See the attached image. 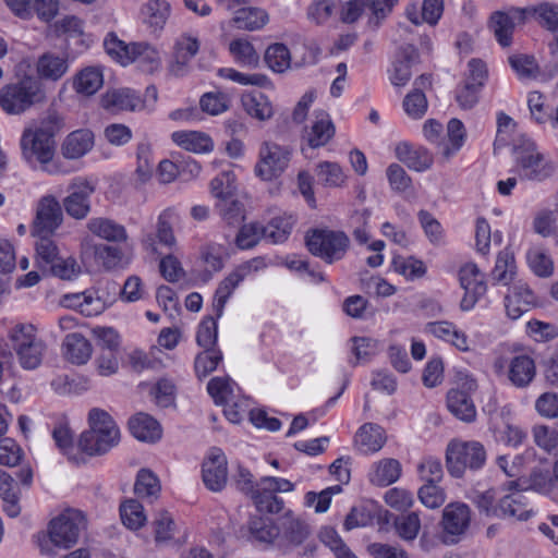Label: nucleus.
Returning a JSON list of instances; mask_svg holds the SVG:
<instances>
[{"instance_id": "obj_1", "label": "nucleus", "mask_w": 558, "mask_h": 558, "mask_svg": "<svg viewBox=\"0 0 558 558\" xmlns=\"http://www.w3.org/2000/svg\"><path fill=\"white\" fill-rule=\"evenodd\" d=\"M64 128V119L57 111H49L40 121L24 128L20 140L22 157L31 166L39 165L49 173H57L52 165L56 153V135Z\"/></svg>"}, {"instance_id": "obj_2", "label": "nucleus", "mask_w": 558, "mask_h": 558, "mask_svg": "<svg viewBox=\"0 0 558 558\" xmlns=\"http://www.w3.org/2000/svg\"><path fill=\"white\" fill-rule=\"evenodd\" d=\"M86 527L82 511L68 509L48 524L47 535H38L37 543L41 555L57 556L58 550H66L77 544L80 534Z\"/></svg>"}, {"instance_id": "obj_3", "label": "nucleus", "mask_w": 558, "mask_h": 558, "mask_svg": "<svg viewBox=\"0 0 558 558\" xmlns=\"http://www.w3.org/2000/svg\"><path fill=\"white\" fill-rule=\"evenodd\" d=\"M89 429L81 434L78 448L88 456H100L108 452L120 441V430L116 422L106 411L92 409L88 414Z\"/></svg>"}, {"instance_id": "obj_4", "label": "nucleus", "mask_w": 558, "mask_h": 558, "mask_svg": "<svg viewBox=\"0 0 558 558\" xmlns=\"http://www.w3.org/2000/svg\"><path fill=\"white\" fill-rule=\"evenodd\" d=\"M46 100L41 82L24 75L0 88V108L9 116H20Z\"/></svg>"}, {"instance_id": "obj_5", "label": "nucleus", "mask_w": 558, "mask_h": 558, "mask_svg": "<svg viewBox=\"0 0 558 558\" xmlns=\"http://www.w3.org/2000/svg\"><path fill=\"white\" fill-rule=\"evenodd\" d=\"M9 338L24 369L37 368L44 359L46 344L37 336L35 326L31 324L16 325L10 331Z\"/></svg>"}, {"instance_id": "obj_6", "label": "nucleus", "mask_w": 558, "mask_h": 558, "mask_svg": "<svg viewBox=\"0 0 558 558\" xmlns=\"http://www.w3.org/2000/svg\"><path fill=\"white\" fill-rule=\"evenodd\" d=\"M485 462L486 450L480 441L452 440L447 447V470L453 477H462L466 469L478 470Z\"/></svg>"}, {"instance_id": "obj_7", "label": "nucleus", "mask_w": 558, "mask_h": 558, "mask_svg": "<svg viewBox=\"0 0 558 558\" xmlns=\"http://www.w3.org/2000/svg\"><path fill=\"white\" fill-rule=\"evenodd\" d=\"M515 163L522 180L543 182L554 177L556 162L542 154L534 143H525L514 150Z\"/></svg>"}, {"instance_id": "obj_8", "label": "nucleus", "mask_w": 558, "mask_h": 558, "mask_svg": "<svg viewBox=\"0 0 558 558\" xmlns=\"http://www.w3.org/2000/svg\"><path fill=\"white\" fill-rule=\"evenodd\" d=\"M308 251L327 264L341 260L350 246V239L343 231L314 229L305 236Z\"/></svg>"}, {"instance_id": "obj_9", "label": "nucleus", "mask_w": 558, "mask_h": 558, "mask_svg": "<svg viewBox=\"0 0 558 558\" xmlns=\"http://www.w3.org/2000/svg\"><path fill=\"white\" fill-rule=\"evenodd\" d=\"M292 151L288 146L271 141L262 143L258 151V161L255 174L264 181H271L280 177L289 166Z\"/></svg>"}, {"instance_id": "obj_10", "label": "nucleus", "mask_w": 558, "mask_h": 558, "mask_svg": "<svg viewBox=\"0 0 558 558\" xmlns=\"http://www.w3.org/2000/svg\"><path fill=\"white\" fill-rule=\"evenodd\" d=\"M471 523V510L462 502H451L442 511L441 529L442 542L456 544L465 534Z\"/></svg>"}, {"instance_id": "obj_11", "label": "nucleus", "mask_w": 558, "mask_h": 558, "mask_svg": "<svg viewBox=\"0 0 558 558\" xmlns=\"http://www.w3.org/2000/svg\"><path fill=\"white\" fill-rule=\"evenodd\" d=\"M459 279L465 291L460 307L462 311H470L487 291L485 275L476 264L466 263L460 268Z\"/></svg>"}, {"instance_id": "obj_12", "label": "nucleus", "mask_w": 558, "mask_h": 558, "mask_svg": "<svg viewBox=\"0 0 558 558\" xmlns=\"http://www.w3.org/2000/svg\"><path fill=\"white\" fill-rule=\"evenodd\" d=\"M62 220L63 214L60 203L53 196H45L38 203L32 234L51 235L62 223Z\"/></svg>"}, {"instance_id": "obj_13", "label": "nucleus", "mask_w": 558, "mask_h": 558, "mask_svg": "<svg viewBox=\"0 0 558 558\" xmlns=\"http://www.w3.org/2000/svg\"><path fill=\"white\" fill-rule=\"evenodd\" d=\"M519 483L511 481L508 483L506 495L498 499L497 512L498 518H513L520 521H526L532 513L527 507L526 497L521 489L518 488Z\"/></svg>"}, {"instance_id": "obj_14", "label": "nucleus", "mask_w": 558, "mask_h": 558, "mask_svg": "<svg viewBox=\"0 0 558 558\" xmlns=\"http://www.w3.org/2000/svg\"><path fill=\"white\" fill-rule=\"evenodd\" d=\"M227 457L219 448H211L203 462L202 476L205 486L211 492H220L227 484Z\"/></svg>"}, {"instance_id": "obj_15", "label": "nucleus", "mask_w": 558, "mask_h": 558, "mask_svg": "<svg viewBox=\"0 0 558 558\" xmlns=\"http://www.w3.org/2000/svg\"><path fill=\"white\" fill-rule=\"evenodd\" d=\"M199 50V41L190 33L181 34L174 41L173 60L169 64V72L177 77L184 76L190 71V63Z\"/></svg>"}, {"instance_id": "obj_16", "label": "nucleus", "mask_w": 558, "mask_h": 558, "mask_svg": "<svg viewBox=\"0 0 558 558\" xmlns=\"http://www.w3.org/2000/svg\"><path fill=\"white\" fill-rule=\"evenodd\" d=\"M95 189L86 180H75L69 186V195L63 199V207L69 216L82 220L90 213V196Z\"/></svg>"}, {"instance_id": "obj_17", "label": "nucleus", "mask_w": 558, "mask_h": 558, "mask_svg": "<svg viewBox=\"0 0 558 558\" xmlns=\"http://www.w3.org/2000/svg\"><path fill=\"white\" fill-rule=\"evenodd\" d=\"M278 548L288 549L301 545L311 534V529L300 518L290 512L278 520Z\"/></svg>"}, {"instance_id": "obj_18", "label": "nucleus", "mask_w": 558, "mask_h": 558, "mask_svg": "<svg viewBox=\"0 0 558 558\" xmlns=\"http://www.w3.org/2000/svg\"><path fill=\"white\" fill-rule=\"evenodd\" d=\"M468 391L450 389L447 393V408L459 420L471 423L476 417V409L469 391L475 390L476 381L471 379L465 383Z\"/></svg>"}, {"instance_id": "obj_19", "label": "nucleus", "mask_w": 558, "mask_h": 558, "mask_svg": "<svg viewBox=\"0 0 558 558\" xmlns=\"http://www.w3.org/2000/svg\"><path fill=\"white\" fill-rule=\"evenodd\" d=\"M534 305H536V296L523 282L514 283L505 298L506 312L511 319H518Z\"/></svg>"}, {"instance_id": "obj_20", "label": "nucleus", "mask_w": 558, "mask_h": 558, "mask_svg": "<svg viewBox=\"0 0 558 558\" xmlns=\"http://www.w3.org/2000/svg\"><path fill=\"white\" fill-rule=\"evenodd\" d=\"M94 146V133L88 129H80L66 135L61 144V154L66 159H78Z\"/></svg>"}, {"instance_id": "obj_21", "label": "nucleus", "mask_w": 558, "mask_h": 558, "mask_svg": "<svg viewBox=\"0 0 558 558\" xmlns=\"http://www.w3.org/2000/svg\"><path fill=\"white\" fill-rule=\"evenodd\" d=\"M387 441L385 429L375 423H365L355 434L354 442L363 453L379 451Z\"/></svg>"}, {"instance_id": "obj_22", "label": "nucleus", "mask_w": 558, "mask_h": 558, "mask_svg": "<svg viewBox=\"0 0 558 558\" xmlns=\"http://www.w3.org/2000/svg\"><path fill=\"white\" fill-rule=\"evenodd\" d=\"M402 472L401 463L393 458H385L372 465L368 473L369 482L379 487H386L396 483Z\"/></svg>"}, {"instance_id": "obj_23", "label": "nucleus", "mask_w": 558, "mask_h": 558, "mask_svg": "<svg viewBox=\"0 0 558 558\" xmlns=\"http://www.w3.org/2000/svg\"><path fill=\"white\" fill-rule=\"evenodd\" d=\"M140 105V97L129 88L108 90L101 97V106L112 112L134 111Z\"/></svg>"}, {"instance_id": "obj_24", "label": "nucleus", "mask_w": 558, "mask_h": 558, "mask_svg": "<svg viewBox=\"0 0 558 558\" xmlns=\"http://www.w3.org/2000/svg\"><path fill=\"white\" fill-rule=\"evenodd\" d=\"M86 228L94 235L108 242H123L128 239L124 226L106 217L90 218L86 223Z\"/></svg>"}, {"instance_id": "obj_25", "label": "nucleus", "mask_w": 558, "mask_h": 558, "mask_svg": "<svg viewBox=\"0 0 558 558\" xmlns=\"http://www.w3.org/2000/svg\"><path fill=\"white\" fill-rule=\"evenodd\" d=\"M335 134V126L326 111L314 112V120L306 133L307 143L312 148L326 145Z\"/></svg>"}, {"instance_id": "obj_26", "label": "nucleus", "mask_w": 558, "mask_h": 558, "mask_svg": "<svg viewBox=\"0 0 558 558\" xmlns=\"http://www.w3.org/2000/svg\"><path fill=\"white\" fill-rule=\"evenodd\" d=\"M131 434L142 441L155 442L161 438L159 423L146 413H137L129 421Z\"/></svg>"}, {"instance_id": "obj_27", "label": "nucleus", "mask_w": 558, "mask_h": 558, "mask_svg": "<svg viewBox=\"0 0 558 558\" xmlns=\"http://www.w3.org/2000/svg\"><path fill=\"white\" fill-rule=\"evenodd\" d=\"M418 59V52L412 45H407L400 49L399 58L393 63V70L390 75L391 83L396 86H404L412 76L411 66Z\"/></svg>"}, {"instance_id": "obj_28", "label": "nucleus", "mask_w": 558, "mask_h": 558, "mask_svg": "<svg viewBox=\"0 0 558 558\" xmlns=\"http://www.w3.org/2000/svg\"><path fill=\"white\" fill-rule=\"evenodd\" d=\"M535 375V362L529 355H518L511 360L508 377L513 386L525 388L532 383Z\"/></svg>"}, {"instance_id": "obj_29", "label": "nucleus", "mask_w": 558, "mask_h": 558, "mask_svg": "<svg viewBox=\"0 0 558 558\" xmlns=\"http://www.w3.org/2000/svg\"><path fill=\"white\" fill-rule=\"evenodd\" d=\"M64 356L73 364H85L92 355V344L81 333H69L63 341Z\"/></svg>"}, {"instance_id": "obj_30", "label": "nucleus", "mask_w": 558, "mask_h": 558, "mask_svg": "<svg viewBox=\"0 0 558 558\" xmlns=\"http://www.w3.org/2000/svg\"><path fill=\"white\" fill-rule=\"evenodd\" d=\"M171 137L180 147L196 154L209 153L214 148L211 138L203 132L177 131L172 133Z\"/></svg>"}, {"instance_id": "obj_31", "label": "nucleus", "mask_w": 558, "mask_h": 558, "mask_svg": "<svg viewBox=\"0 0 558 558\" xmlns=\"http://www.w3.org/2000/svg\"><path fill=\"white\" fill-rule=\"evenodd\" d=\"M69 70L68 58L46 52L38 58L36 71L39 77L50 81L60 80Z\"/></svg>"}, {"instance_id": "obj_32", "label": "nucleus", "mask_w": 558, "mask_h": 558, "mask_svg": "<svg viewBox=\"0 0 558 558\" xmlns=\"http://www.w3.org/2000/svg\"><path fill=\"white\" fill-rule=\"evenodd\" d=\"M130 63H137L142 71L153 73L161 63L159 51L147 43H132Z\"/></svg>"}, {"instance_id": "obj_33", "label": "nucleus", "mask_w": 558, "mask_h": 558, "mask_svg": "<svg viewBox=\"0 0 558 558\" xmlns=\"http://www.w3.org/2000/svg\"><path fill=\"white\" fill-rule=\"evenodd\" d=\"M241 104L245 112L260 121L272 117V106L268 97L260 92L245 93L241 97Z\"/></svg>"}, {"instance_id": "obj_34", "label": "nucleus", "mask_w": 558, "mask_h": 558, "mask_svg": "<svg viewBox=\"0 0 558 558\" xmlns=\"http://www.w3.org/2000/svg\"><path fill=\"white\" fill-rule=\"evenodd\" d=\"M248 531L253 541L278 548V523L274 524L267 518L252 517L248 521Z\"/></svg>"}, {"instance_id": "obj_35", "label": "nucleus", "mask_w": 558, "mask_h": 558, "mask_svg": "<svg viewBox=\"0 0 558 558\" xmlns=\"http://www.w3.org/2000/svg\"><path fill=\"white\" fill-rule=\"evenodd\" d=\"M244 279V270L239 271L238 268H235L219 283L213 303V308L217 317H221L226 303Z\"/></svg>"}, {"instance_id": "obj_36", "label": "nucleus", "mask_w": 558, "mask_h": 558, "mask_svg": "<svg viewBox=\"0 0 558 558\" xmlns=\"http://www.w3.org/2000/svg\"><path fill=\"white\" fill-rule=\"evenodd\" d=\"M259 512L278 513L283 508V500L274 490L267 488L260 478L256 487L248 494Z\"/></svg>"}, {"instance_id": "obj_37", "label": "nucleus", "mask_w": 558, "mask_h": 558, "mask_svg": "<svg viewBox=\"0 0 558 558\" xmlns=\"http://www.w3.org/2000/svg\"><path fill=\"white\" fill-rule=\"evenodd\" d=\"M141 14L145 24L155 32L160 31L170 15V4L166 0H148Z\"/></svg>"}, {"instance_id": "obj_38", "label": "nucleus", "mask_w": 558, "mask_h": 558, "mask_svg": "<svg viewBox=\"0 0 558 558\" xmlns=\"http://www.w3.org/2000/svg\"><path fill=\"white\" fill-rule=\"evenodd\" d=\"M160 490V482L155 473L148 469L138 471L134 484V493L138 498L153 502L159 497Z\"/></svg>"}, {"instance_id": "obj_39", "label": "nucleus", "mask_w": 558, "mask_h": 558, "mask_svg": "<svg viewBox=\"0 0 558 558\" xmlns=\"http://www.w3.org/2000/svg\"><path fill=\"white\" fill-rule=\"evenodd\" d=\"M232 22L239 29L256 31L267 24L268 14L258 8H240L239 10H235V15L232 19Z\"/></svg>"}, {"instance_id": "obj_40", "label": "nucleus", "mask_w": 558, "mask_h": 558, "mask_svg": "<svg viewBox=\"0 0 558 558\" xmlns=\"http://www.w3.org/2000/svg\"><path fill=\"white\" fill-rule=\"evenodd\" d=\"M0 497L3 500V510L11 518L17 517L21 512L19 490L13 477L3 470H0Z\"/></svg>"}, {"instance_id": "obj_41", "label": "nucleus", "mask_w": 558, "mask_h": 558, "mask_svg": "<svg viewBox=\"0 0 558 558\" xmlns=\"http://www.w3.org/2000/svg\"><path fill=\"white\" fill-rule=\"evenodd\" d=\"M515 268L513 253L505 248L497 256L495 267L492 270V278L496 282L509 284L514 278Z\"/></svg>"}, {"instance_id": "obj_42", "label": "nucleus", "mask_w": 558, "mask_h": 558, "mask_svg": "<svg viewBox=\"0 0 558 558\" xmlns=\"http://www.w3.org/2000/svg\"><path fill=\"white\" fill-rule=\"evenodd\" d=\"M122 523L130 530L136 531L146 522L142 504L136 499H128L120 505Z\"/></svg>"}, {"instance_id": "obj_43", "label": "nucleus", "mask_w": 558, "mask_h": 558, "mask_svg": "<svg viewBox=\"0 0 558 558\" xmlns=\"http://www.w3.org/2000/svg\"><path fill=\"white\" fill-rule=\"evenodd\" d=\"M294 225L292 216H280L272 218L267 226H264V238L277 244L284 242L290 235Z\"/></svg>"}, {"instance_id": "obj_44", "label": "nucleus", "mask_w": 558, "mask_h": 558, "mask_svg": "<svg viewBox=\"0 0 558 558\" xmlns=\"http://www.w3.org/2000/svg\"><path fill=\"white\" fill-rule=\"evenodd\" d=\"M399 0H366L368 11L367 26L377 29L391 14Z\"/></svg>"}, {"instance_id": "obj_45", "label": "nucleus", "mask_w": 558, "mask_h": 558, "mask_svg": "<svg viewBox=\"0 0 558 558\" xmlns=\"http://www.w3.org/2000/svg\"><path fill=\"white\" fill-rule=\"evenodd\" d=\"M102 73L96 68L82 70L74 80V88L77 93L93 95L102 86Z\"/></svg>"}, {"instance_id": "obj_46", "label": "nucleus", "mask_w": 558, "mask_h": 558, "mask_svg": "<svg viewBox=\"0 0 558 558\" xmlns=\"http://www.w3.org/2000/svg\"><path fill=\"white\" fill-rule=\"evenodd\" d=\"M229 50L238 63L248 68H256L259 56L253 45L246 39H234L229 45Z\"/></svg>"}, {"instance_id": "obj_47", "label": "nucleus", "mask_w": 558, "mask_h": 558, "mask_svg": "<svg viewBox=\"0 0 558 558\" xmlns=\"http://www.w3.org/2000/svg\"><path fill=\"white\" fill-rule=\"evenodd\" d=\"M216 208L221 219L229 226H239L244 220V206L233 197L218 201Z\"/></svg>"}, {"instance_id": "obj_48", "label": "nucleus", "mask_w": 558, "mask_h": 558, "mask_svg": "<svg viewBox=\"0 0 558 558\" xmlns=\"http://www.w3.org/2000/svg\"><path fill=\"white\" fill-rule=\"evenodd\" d=\"M392 268L396 272L404 276L409 280L422 278L426 272V267L422 260L413 256L403 257L397 255L392 258Z\"/></svg>"}, {"instance_id": "obj_49", "label": "nucleus", "mask_w": 558, "mask_h": 558, "mask_svg": "<svg viewBox=\"0 0 558 558\" xmlns=\"http://www.w3.org/2000/svg\"><path fill=\"white\" fill-rule=\"evenodd\" d=\"M265 62L277 73H282L290 68V51L283 44H274L265 52Z\"/></svg>"}, {"instance_id": "obj_50", "label": "nucleus", "mask_w": 558, "mask_h": 558, "mask_svg": "<svg viewBox=\"0 0 558 558\" xmlns=\"http://www.w3.org/2000/svg\"><path fill=\"white\" fill-rule=\"evenodd\" d=\"M37 236L39 239L36 242V263L41 269L48 270L59 257L58 247L50 235L41 234Z\"/></svg>"}, {"instance_id": "obj_51", "label": "nucleus", "mask_w": 558, "mask_h": 558, "mask_svg": "<svg viewBox=\"0 0 558 558\" xmlns=\"http://www.w3.org/2000/svg\"><path fill=\"white\" fill-rule=\"evenodd\" d=\"M210 192L218 201L233 197L236 192L235 175L232 171H222L210 182Z\"/></svg>"}, {"instance_id": "obj_52", "label": "nucleus", "mask_w": 558, "mask_h": 558, "mask_svg": "<svg viewBox=\"0 0 558 558\" xmlns=\"http://www.w3.org/2000/svg\"><path fill=\"white\" fill-rule=\"evenodd\" d=\"M136 174L142 183L147 182L154 170L151 146L147 141L138 143L136 148Z\"/></svg>"}, {"instance_id": "obj_53", "label": "nucleus", "mask_w": 558, "mask_h": 558, "mask_svg": "<svg viewBox=\"0 0 558 558\" xmlns=\"http://www.w3.org/2000/svg\"><path fill=\"white\" fill-rule=\"evenodd\" d=\"M533 17L537 23L549 32L558 29V4L551 2H542L532 10Z\"/></svg>"}, {"instance_id": "obj_54", "label": "nucleus", "mask_w": 558, "mask_h": 558, "mask_svg": "<svg viewBox=\"0 0 558 558\" xmlns=\"http://www.w3.org/2000/svg\"><path fill=\"white\" fill-rule=\"evenodd\" d=\"M316 177L319 183L326 186H340L345 175L341 167L331 161H323L317 165Z\"/></svg>"}, {"instance_id": "obj_55", "label": "nucleus", "mask_w": 558, "mask_h": 558, "mask_svg": "<svg viewBox=\"0 0 558 558\" xmlns=\"http://www.w3.org/2000/svg\"><path fill=\"white\" fill-rule=\"evenodd\" d=\"M369 217L371 211L368 209H362L353 211L349 218L348 226L351 229L355 241L360 244H366L369 240Z\"/></svg>"}, {"instance_id": "obj_56", "label": "nucleus", "mask_w": 558, "mask_h": 558, "mask_svg": "<svg viewBox=\"0 0 558 558\" xmlns=\"http://www.w3.org/2000/svg\"><path fill=\"white\" fill-rule=\"evenodd\" d=\"M492 29L494 35L502 47H509L512 43V34L514 25L511 23L509 17L505 15V12H495L492 15Z\"/></svg>"}, {"instance_id": "obj_57", "label": "nucleus", "mask_w": 558, "mask_h": 558, "mask_svg": "<svg viewBox=\"0 0 558 558\" xmlns=\"http://www.w3.org/2000/svg\"><path fill=\"white\" fill-rule=\"evenodd\" d=\"M131 46L132 44L119 39L114 33H109L104 40L106 52L122 65L130 64Z\"/></svg>"}, {"instance_id": "obj_58", "label": "nucleus", "mask_w": 558, "mask_h": 558, "mask_svg": "<svg viewBox=\"0 0 558 558\" xmlns=\"http://www.w3.org/2000/svg\"><path fill=\"white\" fill-rule=\"evenodd\" d=\"M448 140L451 145H442V154L446 159H449L456 151H458L465 140V129L463 123L458 119H451L447 126Z\"/></svg>"}, {"instance_id": "obj_59", "label": "nucleus", "mask_w": 558, "mask_h": 558, "mask_svg": "<svg viewBox=\"0 0 558 558\" xmlns=\"http://www.w3.org/2000/svg\"><path fill=\"white\" fill-rule=\"evenodd\" d=\"M527 262L532 271L541 277H550L554 272V263L550 256L542 248H533L527 253Z\"/></svg>"}, {"instance_id": "obj_60", "label": "nucleus", "mask_w": 558, "mask_h": 558, "mask_svg": "<svg viewBox=\"0 0 558 558\" xmlns=\"http://www.w3.org/2000/svg\"><path fill=\"white\" fill-rule=\"evenodd\" d=\"M52 437L58 448L68 456L69 460L75 463L80 462V458L74 454L73 435L66 423H60L56 426L52 430Z\"/></svg>"}, {"instance_id": "obj_61", "label": "nucleus", "mask_w": 558, "mask_h": 558, "mask_svg": "<svg viewBox=\"0 0 558 558\" xmlns=\"http://www.w3.org/2000/svg\"><path fill=\"white\" fill-rule=\"evenodd\" d=\"M319 537L335 554L336 558H357L332 527H324Z\"/></svg>"}, {"instance_id": "obj_62", "label": "nucleus", "mask_w": 558, "mask_h": 558, "mask_svg": "<svg viewBox=\"0 0 558 558\" xmlns=\"http://www.w3.org/2000/svg\"><path fill=\"white\" fill-rule=\"evenodd\" d=\"M398 535L404 541H413L421 529V520L416 512L400 515L395 522Z\"/></svg>"}, {"instance_id": "obj_63", "label": "nucleus", "mask_w": 558, "mask_h": 558, "mask_svg": "<svg viewBox=\"0 0 558 558\" xmlns=\"http://www.w3.org/2000/svg\"><path fill=\"white\" fill-rule=\"evenodd\" d=\"M155 541L163 543L170 541L175 531V523L168 511H159L153 522Z\"/></svg>"}, {"instance_id": "obj_64", "label": "nucleus", "mask_w": 558, "mask_h": 558, "mask_svg": "<svg viewBox=\"0 0 558 558\" xmlns=\"http://www.w3.org/2000/svg\"><path fill=\"white\" fill-rule=\"evenodd\" d=\"M264 238V226L259 223H248L241 227L235 238V243L241 250L254 247L259 240Z\"/></svg>"}]
</instances>
